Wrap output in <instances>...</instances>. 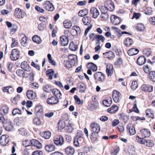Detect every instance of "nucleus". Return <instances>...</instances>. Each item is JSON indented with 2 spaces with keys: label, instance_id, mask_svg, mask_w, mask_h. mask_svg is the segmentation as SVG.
Instances as JSON below:
<instances>
[{
  "label": "nucleus",
  "instance_id": "obj_4",
  "mask_svg": "<svg viewBox=\"0 0 155 155\" xmlns=\"http://www.w3.org/2000/svg\"><path fill=\"white\" fill-rule=\"evenodd\" d=\"M19 57V52L16 49H13L11 52L10 58L12 60H18Z\"/></svg>",
  "mask_w": 155,
  "mask_h": 155
},
{
  "label": "nucleus",
  "instance_id": "obj_25",
  "mask_svg": "<svg viewBox=\"0 0 155 155\" xmlns=\"http://www.w3.org/2000/svg\"><path fill=\"white\" fill-rule=\"evenodd\" d=\"M124 45L126 46H129L132 45L133 43V40L130 38H127L124 40Z\"/></svg>",
  "mask_w": 155,
  "mask_h": 155
},
{
  "label": "nucleus",
  "instance_id": "obj_15",
  "mask_svg": "<svg viewBox=\"0 0 155 155\" xmlns=\"http://www.w3.org/2000/svg\"><path fill=\"white\" fill-rule=\"evenodd\" d=\"M31 146L36 147L38 149H40L42 147V144L38 140L35 139H32L31 140Z\"/></svg>",
  "mask_w": 155,
  "mask_h": 155
},
{
  "label": "nucleus",
  "instance_id": "obj_29",
  "mask_svg": "<svg viewBox=\"0 0 155 155\" xmlns=\"http://www.w3.org/2000/svg\"><path fill=\"white\" fill-rule=\"evenodd\" d=\"M149 77L152 81L155 82V71H150L149 73Z\"/></svg>",
  "mask_w": 155,
  "mask_h": 155
},
{
  "label": "nucleus",
  "instance_id": "obj_60",
  "mask_svg": "<svg viewBox=\"0 0 155 155\" xmlns=\"http://www.w3.org/2000/svg\"><path fill=\"white\" fill-rule=\"evenodd\" d=\"M94 15H92V17L94 18H97L99 15V12L98 10L96 8V10H95L94 12Z\"/></svg>",
  "mask_w": 155,
  "mask_h": 155
},
{
  "label": "nucleus",
  "instance_id": "obj_37",
  "mask_svg": "<svg viewBox=\"0 0 155 155\" xmlns=\"http://www.w3.org/2000/svg\"><path fill=\"white\" fill-rule=\"evenodd\" d=\"M32 40L33 41L39 44L41 43V39L40 37L37 35H35L32 38Z\"/></svg>",
  "mask_w": 155,
  "mask_h": 155
},
{
  "label": "nucleus",
  "instance_id": "obj_11",
  "mask_svg": "<svg viewBox=\"0 0 155 155\" xmlns=\"http://www.w3.org/2000/svg\"><path fill=\"white\" fill-rule=\"evenodd\" d=\"M141 88L142 90L146 92H150L153 91V86L149 84H143L141 86Z\"/></svg>",
  "mask_w": 155,
  "mask_h": 155
},
{
  "label": "nucleus",
  "instance_id": "obj_48",
  "mask_svg": "<svg viewBox=\"0 0 155 155\" xmlns=\"http://www.w3.org/2000/svg\"><path fill=\"white\" fill-rule=\"evenodd\" d=\"M19 99V97L18 96H16L13 98V99H12V102L15 105H17L18 101Z\"/></svg>",
  "mask_w": 155,
  "mask_h": 155
},
{
  "label": "nucleus",
  "instance_id": "obj_57",
  "mask_svg": "<svg viewBox=\"0 0 155 155\" xmlns=\"http://www.w3.org/2000/svg\"><path fill=\"white\" fill-rule=\"evenodd\" d=\"M112 110V112L113 113H115L118 110V108L115 105H113L111 107Z\"/></svg>",
  "mask_w": 155,
  "mask_h": 155
},
{
  "label": "nucleus",
  "instance_id": "obj_58",
  "mask_svg": "<svg viewBox=\"0 0 155 155\" xmlns=\"http://www.w3.org/2000/svg\"><path fill=\"white\" fill-rule=\"evenodd\" d=\"M12 27V28L10 30V32L11 33L13 34L17 30L18 27L15 25H13Z\"/></svg>",
  "mask_w": 155,
  "mask_h": 155
},
{
  "label": "nucleus",
  "instance_id": "obj_30",
  "mask_svg": "<svg viewBox=\"0 0 155 155\" xmlns=\"http://www.w3.org/2000/svg\"><path fill=\"white\" fill-rule=\"evenodd\" d=\"M108 7L109 9V11L111 12L114 10L115 6L113 2L112 1H110L107 2Z\"/></svg>",
  "mask_w": 155,
  "mask_h": 155
},
{
  "label": "nucleus",
  "instance_id": "obj_34",
  "mask_svg": "<svg viewBox=\"0 0 155 155\" xmlns=\"http://www.w3.org/2000/svg\"><path fill=\"white\" fill-rule=\"evenodd\" d=\"M113 69V66H111V68L110 69V66H109V68H108V66H107L106 68V73L108 76H111L113 74V71L112 70Z\"/></svg>",
  "mask_w": 155,
  "mask_h": 155
},
{
  "label": "nucleus",
  "instance_id": "obj_3",
  "mask_svg": "<svg viewBox=\"0 0 155 155\" xmlns=\"http://www.w3.org/2000/svg\"><path fill=\"white\" fill-rule=\"evenodd\" d=\"M83 134L81 131L78 130L77 135L74 138L73 142L74 145L76 147L79 146V143H78V139L82 138Z\"/></svg>",
  "mask_w": 155,
  "mask_h": 155
},
{
  "label": "nucleus",
  "instance_id": "obj_6",
  "mask_svg": "<svg viewBox=\"0 0 155 155\" xmlns=\"http://www.w3.org/2000/svg\"><path fill=\"white\" fill-rule=\"evenodd\" d=\"M75 57H77V55L75 54H68V69L71 68L72 66H74Z\"/></svg>",
  "mask_w": 155,
  "mask_h": 155
},
{
  "label": "nucleus",
  "instance_id": "obj_59",
  "mask_svg": "<svg viewBox=\"0 0 155 155\" xmlns=\"http://www.w3.org/2000/svg\"><path fill=\"white\" fill-rule=\"evenodd\" d=\"M120 123L119 120L117 119H115L112 123V125L113 127H115L117 125Z\"/></svg>",
  "mask_w": 155,
  "mask_h": 155
},
{
  "label": "nucleus",
  "instance_id": "obj_53",
  "mask_svg": "<svg viewBox=\"0 0 155 155\" xmlns=\"http://www.w3.org/2000/svg\"><path fill=\"white\" fill-rule=\"evenodd\" d=\"M136 101H135V104L134 105L132 110H134V112L137 113H139V110L137 107V104L136 103Z\"/></svg>",
  "mask_w": 155,
  "mask_h": 155
},
{
  "label": "nucleus",
  "instance_id": "obj_17",
  "mask_svg": "<svg viewBox=\"0 0 155 155\" xmlns=\"http://www.w3.org/2000/svg\"><path fill=\"white\" fill-rule=\"evenodd\" d=\"M139 51L137 48H131L127 51V53L129 56H131L137 54Z\"/></svg>",
  "mask_w": 155,
  "mask_h": 155
},
{
  "label": "nucleus",
  "instance_id": "obj_19",
  "mask_svg": "<svg viewBox=\"0 0 155 155\" xmlns=\"http://www.w3.org/2000/svg\"><path fill=\"white\" fill-rule=\"evenodd\" d=\"M61 44L63 46H66L68 44V36L63 35L60 38Z\"/></svg>",
  "mask_w": 155,
  "mask_h": 155
},
{
  "label": "nucleus",
  "instance_id": "obj_36",
  "mask_svg": "<svg viewBox=\"0 0 155 155\" xmlns=\"http://www.w3.org/2000/svg\"><path fill=\"white\" fill-rule=\"evenodd\" d=\"M74 97L76 103L78 104L81 105L83 104V101H81L80 99L77 95H74Z\"/></svg>",
  "mask_w": 155,
  "mask_h": 155
},
{
  "label": "nucleus",
  "instance_id": "obj_56",
  "mask_svg": "<svg viewBox=\"0 0 155 155\" xmlns=\"http://www.w3.org/2000/svg\"><path fill=\"white\" fill-rule=\"evenodd\" d=\"M103 104L106 107H109L110 106V104L109 103L108 101L107 100H104L103 101Z\"/></svg>",
  "mask_w": 155,
  "mask_h": 155
},
{
  "label": "nucleus",
  "instance_id": "obj_64",
  "mask_svg": "<svg viewBox=\"0 0 155 155\" xmlns=\"http://www.w3.org/2000/svg\"><path fill=\"white\" fill-rule=\"evenodd\" d=\"M43 154L42 152L41 151L37 150L34 152L32 155H42Z\"/></svg>",
  "mask_w": 155,
  "mask_h": 155
},
{
  "label": "nucleus",
  "instance_id": "obj_9",
  "mask_svg": "<svg viewBox=\"0 0 155 155\" xmlns=\"http://www.w3.org/2000/svg\"><path fill=\"white\" fill-rule=\"evenodd\" d=\"M64 142V138L61 136H57L54 139V143L57 145H61Z\"/></svg>",
  "mask_w": 155,
  "mask_h": 155
},
{
  "label": "nucleus",
  "instance_id": "obj_51",
  "mask_svg": "<svg viewBox=\"0 0 155 155\" xmlns=\"http://www.w3.org/2000/svg\"><path fill=\"white\" fill-rule=\"evenodd\" d=\"M27 37H23L21 41V45L23 46H25L27 43Z\"/></svg>",
  "mask_w": 155,
  "mask_h": 155
},
{
  "label": "nucleus",
  "instance_id": "obj_54",
  "mask_svg": "<svg viewBox=\"0 0 155 155\" xmlns=\"http://www.w3.org/2000/svg\"><path fill=\"white\" fill-rule=\"evenodd\" d=\"M122 63V59L121 58H119L117 61H115L114 64L116 65H121Z\"/></svg>",
  "mask_w": 155,
  "mask_h": 155
},
{
  "label": "nucleus",
  "instance_id": "obj_14",
  "mask_svg": "<svg viewBox=\"0 0 155 155\" xmlns=\"http://www.w3.org/2000/svg\"><path fill=\"white\" fill-rule=\"evenodd\" d=\"M146 61V59L144 56L139 57L137 59V63L140 66L144 64Z\"/></svg>",
  "mask_w": 155,
  "mask_h": 155
},
{
  "label": "nucleus",
  "instance_id": "obj_40",
  "mask_svg": "<svg viewBox=\"0 0 155 155\" xmlns=\"http://www.w3.org/2000/svg\"><path fill=\"white\" fill-rule=\"evenodd\" d=\"M33 122L34 124L37 125H41V123L40 119L38 117H35L34 118Z\"/></svg>",
  "mask_w": 155,
  "mask_h": 155
},
{
  "label": "nucleus",
  "instance_id": "obj_5",
  "mask_svg": "<svg viewBox=\"0 0 155 155\" xmlns=\"http://www.w3.org/2000/svg\"><path fill=\"white\" fill-rule=\"evenodd\" d=\"M9 137L7 135H3L0 138V143L2 146H5L9 141Z\"/></svg>",
  "mask_w": 155,
  "mask_h": 155
},
{
  "label": "nucleus",
  "instance_id": "obj_46",
  "mask_svg": "<svg viewBox=\"0 0 155 155\" xmlns=\"http://www.w3.org/2000/svg\"><path fill=\"white\" fill-rule=\"evenodd\" d=\"M138 86V84L137 83V82L136 81H134L132 83L131 86V89L133 90H135L137 88Z\"/></svg>",
  "mask_w": 155,
  "mask_h": 155
},
{
  "label": "nucleus",
  "instance_id": "obj_41",
  "mask_svg": "<svg viewBox=\"0 0 155 155\" xmlns=\"http://www.w3.org/2000/svg\"><path fill=\"white\" fill-rule=\"evenodd\" d=\"M151 109H147L146 111V114L147 116L149 117L154 118V115L152 113L151 111Z\"/></svg>",
  "mask_w": 155,
  "mask_h": 155
},
{
  "label": "nucleus",
  "instance_id": "obj_10",
  "mask_svg": "<svg viewBox=\"0 0 155 155\" xmlns=\"http://www.w3.org/2000/svg\"><path fill=\"white\" fill-rule=\"evenodd\" d=\"M121 94L118 91L114 90L113 92L112 97L114 102L116 103H118L119 101V99Z\"/></svg>",
  "mask_w": 155,
  "mask_h": 155
},
{
  "label": "nucleus",
  "instance_id": "obj_43",
  "mask_svg": "<svg viewBox=\"0 0 155 155\" xmlns=\"http://www.w3.org/2000/svg\"><path fill=\"white\" fill-rule=\"evenodd\" d=\"M136 139L138 142L141 144H145L146 140L143 138H140L138 136H137Z\"/></svg>",
  "mask_w": 155,
  "mask_h": 155
},
{
  "label": "nucleus",
  "instance_id": "obj_27",
  "mask_svg": "<svg viewBox=\"0 0 155 155\" xmlns=\"http://www.w3.org/2000/svg\"><path fill=\"white\" fill-rule=\"evenodd\" d=\"M88 13V9H82L78 13V15L82 17L86 16Z\"/></svg>",
  "mask_w": 155,
  "mask_h": 155
},
{
  "label": "nucleus",
  "instance_id": "obj_21",
  "mask_svg": "<svg viewBox=\"0 0 155 155\" xmlns=\"http://www.w3.org/2000/svg\"><path fill=\"white\" fill-rule=\"evenodd\" d=\"M94 78L95 80H97L100 82H103L104 81V78L102 79L101 77L100 72H97L95 73L94 75Z\"/></svg>",
  "mask_w": 155,
  "mask_h": 155
},
{
  "label": "nucleus",
  "instance_id": "obj_16",
  "mask_svg": "<svg viewBox=\"0 0 155 155\" xmlns=\"http://www.w3.org/2000/svg\"><path fill=\"white\" fill-rule=\"evenodd\" d=\"M28 98L30 100H33L35 98L36 94L32 90H28L26 93Z\"/></svg>",
  "mask_w": 155,
  "mask_h": 155
},
{
  "label": "nucleus",
  "instance_id": "obj_47",
  "mask_svg": "<svg viewBox=\"0 0 155 155\" xmlns=\"http://www.w3.org/2000/svg\"><path fill=\"white\" fill-rule=\"evenodd\" d=\"M145 143H146V146L148 147H153L154 144L153 141L150 140H146Z\"/></svg>",
  "mask_w": 155,
  "mask_h": 155
},
{
  "label": "nucleus",
  "instance_id": "obj_23",
  "mask_svg": "<svg viewBox=\"0 0 155 155\" xmlns=\"http://www.w3.org/2000/svg\"><path fill=\"white\" fill-rule=\"evenodd\" d=\"M103 54H108V55L107 56L106 54L105 56H106V58H108L110 60H112L115 57L114 53L111 51H108L106 52L105 53H104Z\"/></svg>",
  "mask_w": 155,
  "mask_h": 155
},
{
  "label": "nucleus",
  "instance_id": "obj_50",
  "mask_svg": "<svg viewBox=\"0 0 155 155\" xmlns=\"http://www.w3.org/2000/svg\"><path fill=\"white\" fill-rule=\"evenodd\" d=\"M74 127L73 124L68 123V133H71L73 131Z\"/></svg>",
  "mask_w": 155,
  "mask_h": 155
},
{
  "label": "nucleus",
  "instance_id": "obj_24",
  "mask_svg": "<svg viewBox=\"0 0 155 155\" xmlns=\"http://www.w3.org/2000/svg\"><path fill=\"white\" fill-rule=\"evenodd\" d=\"M46 74L49 77V79L51 80L53 79L52 77L54 74V71L52 69H49L46 71Z\"/></svg>",
  "mask_w": 155,
  "mask_h": 155
},
{
  "label": "nucleus",
  "instance_id": "obj_44",
  "mask_svg": "<svg viewBox=\"0 0 155 155\" xmlns=\"http://www.w3.org/2000/svg\"><path fill=\"white\" fill-rule=\"evenodd\" d=\"M119 116L121 117L122 119H123V121L128 120L129 119V116L126 115L124 113L119 114Z\"/></svg>",
  "mask_w": 155,
  "mask_h": 155
},
{
  "label": "nucleus",
  "instance_id": "obj_32",
  "mask_svg": "<svg viewBox=\"0 0 155 155\" xmlns=\"http://www.w3.org/2000/svg\"><path fill=\"white\" fill-rule=\"evenodd\" d=\"M145 27L144 25L142 23L137 24L136 27V29L138 31H142L144 30Z\"/></svg>",
  "mask_w": 155,
  "mask_h": 155
},
{
  "label": "nucleus",
  "instance_id": "obj_45",
  "mask_svg": "<svg viewBox=\"0 0 155 155\" xmlns=\"http://www.w3.org/2000/svg\"><path fill=\"white\" fill-rule=\"evenodd\" d=\"M31 140L29 141L28 139H25L22 142V144L25 147H28L31 146Z\"/></svg>",
  "mask_w": 155,
  "mask_h": 155
},
{
  "label": "nucleus",
  "instance_id": "obj_7",
  "mask_svg": "<svg viewBox=\"0 0 155 155\" xmlns=\"http://www.w3.org/2000/svg\"><path fill=\"white\" fill-rule=\"evenodd\" d=\"M14 15L18 18H22L25 16V12L23 10L21 9L20 8H17L15 9Z\"/></svg>",
  "mask_w": 155,
  "mask_h": 155
},
{
  "label": "nucleus",
  "instance_id": "obj_18",
  "mask_svg": "<svg viewBox=\"0 0 155 155\" xmlns=\"http://www.w3.org/2000/svg\"><path fill=\"white\" fill-rule=\"evenodd\" d=\"M87 68L92 70L93 72H95L97 70V66L93 62H89L87 64Z\"/></svg>",
  "mask_w": 155,
  "mask_h": 155
},
{
  "label": "nucleus",
  "instance_id": "obj_61",
  "mask_svg": "<svg viewBox=\"0 0 155 155\" xmlns=\"http://www.w3.org/2000/svg\"><path fill=\"white\" fill-rule=\"evenodd\" d=\"M68 149L70 150V151H68V155L69 154H70L71 155H73L75 152L74 149L73 147L71 146H68Z\"/></svg>",
  "mask_w": 155,
  "mask_h": 155
},
{
  "label": "nucleus",
  "instance_id": "obj_12",
  "mask_svg": "<svg viewBox=\"0 0 155 155\" xmlns=\"http://www.w3.org/2000/svg\"><path fill=\"white\" fill-rule=\"evenodd\" d=\"M3 124L5 129L8 131H11L13 129V126L12 124V122L10 120H8L7 123L5 122Z\"/></svg>",
  "mask_w": 155,
  "mask_h": 155
},
{
  "label": "nucleus",
  "instance_id": "obj_22",
  "mask_svg": "<svg viewBox=\"0 0 155 155\" xmlns=\"http://www.w3.org/2000/svg\"><path fill=\"white\" fill-rule=\"evenodd\" d=\"M78 85L79 88L82 89L80 90L79 92L81 93H84L86 89V86H85V84L84 83L80 82L78 84Z\"/></svg>",
  "mask_w": 155,
  "mask_h": 155
},
{
  "label": "nucleus",
  "instance_id": "obj_20",
  "mask_svg": "<svg viewBox=\"0 0 155 155\" xmlns=\"http://www.w3.org/2000/svg\"><path fill=\"white\" fill-rule=\"evenodd\" d=\"M140 132L143 136L144 137H149L150 135V132L149 129H144L140 130Z\"/></svg>",
  "mask_w": 155,
  "mask_h": 155
},
{
  "label": "nucleus",
  "instance_id": "obj_49",
  "mask_svg": "<svg viewBox=\"0 0 155 155\" xmlns=\"http://www.w3.org/2000/svg\"><path fill=\"white\" fill-rule=\"evenodd\" d=\"M12 114L14 115H15L17 114H21V110L18 108H15L13 110Z\"/></svg>",
  "mask_w": 155,
  "mask_h": 155
},
{
  "label": "nucleus",
  "instance_id": "obj_62",
  "mask_svg": "<svg viewBox=\"0 0 155 155\" xmlns=\"http://www.w3.org/2000/svg\"><path fill=\"white\" fill-rule=\"evenodd\" d=\"M45 27V25L43 23H41L38 25V28L40 31H42Z\"/></svg>",
  "mask_w": 155,
  "mask_h": 155
},
{
  "label": "nucleus",
  "instance_id": "obj_52",
  "mask_svg": "<svg viewBox=\"0 0 155 155\" xmlns=\"http://www.w3.org/2000/svg\"><path fill=\"white\" fill-rule=\"evenodd\" d=\"M93 103H91L90 107L91 110H94L96 108V104H98V103H97L96 101H94Z\"/></svg>",
  "mask_w": 155,
  "mask_h": 155
},
{
  "label": "nucleus",
  "instance_id": "obj_42",
  "mask_svg": "<svg viewBox=\"0 0 155 155\" xmlns=\"http://www.w3.org/2000/svg\"><path fill=\"white\" fill-rule=\"evenodd\" d=\"M18 131H19V134L22 135L26 136L28 135L27 130L24 128H20L19 130Z\"/></svg>",
  "mask_w": 155,
  "mask_h": 155
},
{
  "label": "nucleus",
  "instance_id": "obj_63",
  "mask_svg": "<svg viewBox=\"0 0 155 155\" xmlns=\"http://www.w3.org/2000/svg\"><path fill=\"white\" fill-rule=\"evenodd\" d=\"M141 15V14L139 13L134 12L133 15V18L136 19H138Z\"/></svg>",
  "mask_w": 155,
  "mask_h": 155
},
{
  "label": "nucleus",
  "instance_id": "obj_39",
  "mask_svg": "<svg viewBox=\"0 0 155 155\" xmlns=\"http://www.w3.org/2000/svg\"><path fill=\"white\" fill-rule=\"evenodd\" d=\"M51 135V133L48 131L44 132L41 134L42 137L46 139H49Z\"/></svg>",
  "mask_w": 155,
  "mask_h": 155
},
{
  "label": "nucleus",
  "instance_id": "obj_28",
  "mask_svg": "<svg viewBox=\"0 0 155 155\" xmlns=\"http://www.w3.org/2000/svg\"><path fill=\"white\" fill-rule=\"evenodd\" d=\"M64 121L63 120H60L59 122L58 125V130H61L64 128L65 126Z\"/></svg>",
  "mask_w": 155,
  "mask_h": 155
},
{
  "label": "nucleus",
  "instance_id": "obj_31",
  "mask_svg": "<svg viewBox=\"0 0 155 155\" xmlns=\"http://www.w3.org/2000/svg\"><path fill=\"white\" fill-rule=\"evenodd\" d=\"M55 147L52 145H48L45 147V149L48 152H51L54 150Z\"/></svg>",
  "mask_w": 155,
  "mask_h": 155
},
{
  "label": "nucleus",
  "instance_id": "obj_38",
  "mask_svg": "<svg viewBox=\"0 0 155 155\" xmlns=\"http://www.w3.org/2000/svg\"><path fill=\"white\" fill-rule=\"evenodd\" d=\"M112 16H114V18L115 20V21H116L117 22L114 24L115 25H119L121 22V18L118 17H117L114 15H113Z\"/></svg>",
  "mask_w": 155,
  "mask_h": 155
},
{
  "label": "nucleus",
  "instance_id": "obj_33",
  "mask_svg": "<svg viewBox=\"0 0 155 155\" xmlns=\"http://www.w3.org/2000/svg\"><path fill=\"white\" fill-rule=\"evenodd\" d=\"M21 68L24 70L29 69L30 68L27 62L25 61L22 62L21 64Z\"/></svg>",
  "mask_w": 155,
  "mask_h": 155
},
{
  "label": "nucleus",
  "instance_id": "obj_1",
  "mask_svg": "<svg viewBox=\"0 0 155 155\" xmlns=\"http://www.w3.org/2000/svg\"><path fill=\"white\" fill-rule=\"evenodd\" d=\"M52 93L54 95L48 98L47 100V103L49 105H53L57 104L58 102V99L61 98V93L60 92L56 89H54Z\"/></svg>",
  "mask_w": 155,
  "mask_h": 155
},
{
  "label": "nucleus",
  "instance_id": "obj_55",
  "mask_svg": "<svg viewBox=\"0 0 155 155\" xmlns=\"http://www.w3.org/2000/svg\"><path fill=\"white\" fill-rule=\"evenodd\" d=\"M8 108L6 106H3L1 109V111H3L5 114L7 113L8 112Z\"/></svg>",
  "mask_w": 155,
  "mask_h": 155
},
{
  "label": "nucleus",
  "instance_id": "obj_2",
  "mask_svg": "<svg viewBox=\"0 0 155 155\" xmlns=\"http://www.w3.org/2000/svg\"><path fill=\"white\" fill-rule=\"evenodd\" d=\"M91 128L93 132L91 134V139L92 140L96 141L98 138L97 134L100 130V127L99 125L95 122H93L91 125Z\"/></svg>",
  "mask_w": 155,
  "mask_h": 155
},
{
  "label": "nucleus",
  "instance_id": "obj_13",
  "mask_svg": "<svg viewBox=\"0 0 155 155\" xmlns=\"http://www.w3.org/2000/svg\"><path fill=\"white\" fill-rule=\"evenodd\" d=\"M127 130L129 131L130 135H133L136 133L135 127L132 124H128L127 127Z\"/></svg>",
  "mask_w": 155,
  "mask_h": 155
},
{
  "label": "nucleus",
  "instance_id": "obj_26",
  "mask_svg": "<svg viewBox=\"0 0 155 155\" xmlns=\"http://www.w3.org/2000/svg\"><path fill=\"white\" fill-rule=\"evenodd\" d=\"M68 48L71 51H74L77 49L78 46L77 45L74 44L73 41H71L69 44Z\"/></svg>",
  "mask_w": 155,
  "mask_h": 155
},
{
  "label": "nucleus",
  "instance_id": "obj_8",
  "mask_svg": "<svg viewBox=\"0 0 155 155\" xmlns=\"http://www.w3.org/2000/svg\"><path fill=\"white\" fill-rule=\"evenodd\" d=\"M43 7L48 11L52 12L54 10V8L53 4L49 1H47L43 5Z\"/></svg>",
  "mask_w": 155,
  "mask_h": 155
},
{
  "label": "nucleus",
  "instance_id": "obj_35",
  "mask_svg": "<svg viewBox=\"0 0 155 155\" xmlns=\"http://www.w3.org/2000/svg\"><path fill=\"white\" fill-rule=\"evenodd\" d=\"M143 9L144 11V13L145 14L148 15H150L151 14L152 11L150 8L144 7L143 8Z\"/></svg>",
  "mask_w": 155,
  "mask_h": 155
}]
</instances>
